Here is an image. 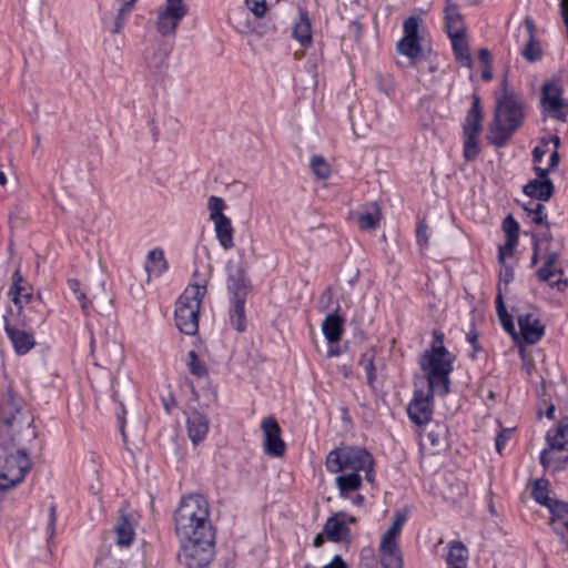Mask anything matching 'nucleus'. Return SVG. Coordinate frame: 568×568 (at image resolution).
Masks as SVG:
<instances>
[{"instance_id":"f257e3e1","label":"nucleus","mask_w":568,"mask_h":568,"mask_svg":"<svg viewBox=\"0 0 568 568\" xmlns=\"http://www.w3.org/2000/svg\"><path fill=\"white\" fill-rule=\"evenodd\" d=\"M455 358V355L444 346V334L440 331H434L432 346L423 353L419 362L432 393L438 396L449 393Z\"/></svg>"},{"instance_id":"f03ea898","label":"nucleus","mask_w":568,"mask_h":568,"mask_svg":"<svg viewBox=\"0 0 568 568\" xmlns=\"http://www.w3.org/2000/svg\"><path fill=\"white\" fill-rule=\"evenodd\" d=\"M207 500L200 494L184 496L175 510V531L181 540L214 538Z\"/></svg>"},{"instance_id":"7ed1b4c3","label":"nucleus","mask_w":568,"mask_h":568,"mask_svg":"<svg viewBox=\"0 0 568 568\" xmlns=\"http://www.w3.org/2000/svg\"><path fill=\"white\" fill-rule=\"evenodd\" d=\"M328 473H364L367 483L375 481L374 456L361 446H341L331 450L325 459Z\"/></svg>"},{"instance_id":"20e7f679","label":"nucleus","mask_w":568,"mask_h":568,"mask_svg":"<svg viewBox=\"0 0 568 568\" xmlns=\"http://www.w3.org/2000/svg\"><path fill=\"white\" fill-rule=\"evenodd\" d=\"M524 118V102L519 94L508 89V80L504 78L495 110L494 132L500 136L496 143L501 145L521 125Z\"/></svg>"},{"instance_id":"39448f33","label":"nucleus","mask_w":568,"mask_h":568,"mask_svg":"<svg viewBox=\"0 0 568 568\" xmlns=\"http://www.w3.org/2000/svg\"><path fill=\"white\" fill-rule=\"evenodd\" d=\"M206 293L204 284L189 285L176 301L175 324L186 335H194L199 329V313L202 300Z\"/></svg>"},{"instance_id":"423d86ee","label":"nucleus","mask_w":568,"mask_h":568,"mask_svg":"<svg viewBox=\"0 0 568 568\" xmlns=\"http://www.w3.org/2000/svg\"><path fill=\"white\" fill-rule=\"evenodd\" d=\"M546 446L539 454L544 469L557 473L568 464V423H559L546 433Z\"/></svg>"},{"instance_id":"0eeeda50","label":"nucleus","mask_w":568,"mask_h":568,"mask_svg":"<svg viewBox=\"0 0 568 568\" xmlns=\"http://www.w3.org/2000/svg\"><path fill=\"white\" fill-rule=\"evenodd\" d=\"M406 520L407 515L397 511L393 523L381 537L378 557L383 568H404V556L398 538Z\"/></svg>"},{"instance_id":"6e6552de","label":"nucleus","mask_w":568,"mask_h":568,"mask_svg":"<svg viewBox=\"0 0 568 568\" xmlns=\"http://www.w3.org/2000/svg\"><path fill=\"white\" fill-rule=\"evenodd\" d=\"M31 468V460L24 450H17L0 457V490L19 485Z\"/></svg>"},{"instance_id":"1a4fd4ad","label":"nucleus","mask_w":568,"mask_h":568,"mask_svg":"<svg viewBox=\"0 0 568 568\" xmlns=\"http://www.w3.org/2000/svg\"><path fill=\"white\" fill-rule=\"evenodd\" d=\"M559 80L546 81L541 87L540 109L551 119L565 122L568 114V100Z\"/></svg>"},{"instance_id":"9d476101","label":"nucleus","mask_w":568,"mask_h":568,"mask_svg":"<svg viewBox=\"0 0 568 568\" xmlns=\"http://www.w3.org/2000/svg\"><path fill=\"white\" fill-rule=\"evenodd\" d=\"M182 541L180 561L187 568H209L214 555V538H194Z\"/></svg>"},{"instance_id":"9b49d317","label":"nucleus","mask_w":568,"mask_h":568,"mask_svg":"<svg viewBox=\"0 0 568 568\" xmlns=\"http://www.w3.org/2000/svg\"><path fill=\"white\" fill-rule=\"evenodd\" d=\"M187 12L189 8L184 0H165L156 10V31L162 37H174Z\"/></svg>"},{"instance_id":"f8f14e48","label":"nucleus","mask_w":568,"mask_h":568,"mask_svg":"<svg viewBox=\"0 0 568 568\" xmlns=\"http://www.w3.org/2000/svg\"><path fill=\"white\" fill-rule=\"evenodd\" d=\"M21 409L13 400L1 406L0 413V446L8 449L17 443V435L23 428Z\"/></svg>"},{"instance_id":"ddd939ff","label":"nucleus","mask_w":568,"mask_h":568,"mask_svg":"<svg viewBox=\"0 0 568 568\" xmlns=\"http://www.w3.org/2000/svg\"><path fill=\"white\" fill-rule=\"evenodd\" d=\"M422 22L419 17H408L403 23L404 37L396 44L398 53L407 57L410 61H416L422 57L419 36Z\"/></svg>"},{"instance_id":"4468645a","label":"nucleus","mask_w":568,"mask_h":568,"mask_svg":"<svg viewBox=\"0 0 568 568\" xmlns=\"http://www.w3.org/2000/svg\"><path fill=\"white\" fill-rule=\"evenodd\" d=\"M544 263L537 271V278L545 282L556 292H565L568 287V278L559 266V254L557 252H547L542 256Z\"/></svg>"},{"instance_id":"2eb2a0df","label":"nucleus","mask_w":568,"mask_h":568,"mask_svg":"<svg viewBox=\"0 0 568 568\" xmlns=\"http://www.w3.org/2000/svg\"><path fill=\"white\" fill-rule=\"evenodd\" d=\"M434 395L437 394L432 393L429 387L427 392L423 389H416L414 392L413 398L407 407L408 417L414 424L422 426L430 422L434 413Z\"/></svg>"},{"instance_id":"dca6fc26","label":"nucleus","mask_w":568,"mask_h":568,"mask_svg":"<svg viewBox=\"0 0 568 568\" xmlns=\"http://www.w3.org/2000/svg\"><path fill=\"white\" fill-rule=\"evenodd\" d=\"M337 476L334 484L338 491V497L348 500L355 507H362L365 503V497L359 494L363 486V477L361 474L355 473H336Z\"/></svg>"},{"instance_id":"f3484780","label":"nucleus","mask_w":568,"mask_h":568,"mask_svg":"<svg viewBox=\"0 0 568 568\" xmlns=\"http://www.w3.org/2000/svg\"><path fill=\"white\" fill-rule=\"evenodd\" d=\"M357 519L346 511H338L328 517L324 524V532L333 542L351 541L352 531L349 526L356 524Z\"/></svg>"},{"instance_id":"a211bd4d","label":"nucleus","mask_w":568,"mask_h":568,"mask_svg":"<svg viewBox=\"0 0 568 568\" xmlns=\"http://www.w3.org/2000/svg\"><path fill=\"white\" fill-rule=\"evenodd\" d=\"M264 440V453L271 457H282L285 454L286 445L282 439V430L277 420L270 416L261 423Z\"/></svg>"},{"instance_id":"6ab92c4d","label":"nucleus","mask_w":568,"mask_h":568,"mask_svg":"<svg viewBox=\"0 0 568 568\" xmlns=\"http://www.w3.org/2000/svg\"><path fill=\"white\" fill-rule=\"evenodd\" d=\"M171 51L172 47L164 42H158L146 51L144 63L150 75H158L166 70Z\"/></svg>"},{"instance_id":"aec40b11","label":"nucleus","mask_w":568,"mask_h":568,"mask_svg":"<svg viewBox=\"0 0 568 568\" xmlns=\"http://www.w3.org/2000/svg\"><path fill=\"white\" fill-rule=\"evenodd\" d=\"M550 514V527L568 549V501L557 500L547 508Z\"/></svg>"},{"instance_id":"412c9836","label":"nucleus","mask_w":568,"mask_h":568,"mask_svg":"<svg viewBox=\"0 0 568 568\" xmlns=\"http://www.w3.org/2000/svg\"><path fill=\"white\" fill-rule=\"evenodd\" d=\"M4 320V332L10 339L16 354L26 355L29 353L36 345V339L32 333L27 332L24 329L18 328L16 325L11 324L7 316H3Z\"/></svg>"},{"instance_id":"4be33fe9","label":"nucleus","mask_w":568,"mask_h":568,"mask_svg":"<svg viewBox=\"0 0 568 568\" xmlns=\"http://www.w3.org/2000/svg\"><path fill=\"white\" fill-rule=\"evenodd\" d=\"M187 436L193 446L201 444L207 436L210 420L207 416L197 409L191 410L186 417Z\"/></svg>"},{"instance_id":"5701e85b","label":"nucleus","mask_w":568,"mask_h":568,"mask_svg":"<svg viewBox=\"0 0 568 568\" xmlns=\"http://www.w3.org/2000/svg\"><path fill=\"white\" fill-rule=\"evenodd\" d=\"M227 290L232 298H245L248 292V280L240 264L229 262L226 264Z\"/></svg>"},{"instance_id":"b1692460","label":"nucleus","mask_w":568,"mask_h":568,"mask_svg":"<svg viewBox=\"0 0 568 568\" xmlns=\"http://www.w3.org/2000/svg\"><path fill=\"white\" fill-rule=\"evenodd\" d=\"M520 334L527 344H535L545 334V326L536 313H525L518 316Z\"/></svg>"},{"instance_id":"393cba45","label":"nucleus","mask_w":568,"mask_h":568,"mask_svg":"<svg viewBox=\"0 0 568 568\" xmlns=\"http://www.w3.org/2000/svg\"><path fill=\"white\" fill-rule=\"evenodd\" d=\"M292 37L301 47L307 49L313 44V32L310 14L306 9L298 10V19L292 26Z\"/></svg>"},{"instance_id":"a878e982","label":"nucleus","mask_w":568,"mask_h":568,"mask_svg":"<svg viewBox=\"0 0 568 568\" xmlns=\"http://www.w3.org/2000/svg\"><path fill=\"white\" fill-rule=\"evenodd\" d=\"M469 552L460 541H450L444 557L446 568H467Z\"/></svg>"},{"instance_id":"bb28decb","label":"nucleus","mask_w":568,"mask_h":568,"mask_svg":"<svg viewBox=\"0 0 568 568\" xmlns=\"http://www.w3.org/2000/svg\"><path fill=\"white\" fill-rule=\"evenodd\" d=\"M481 120L483 112L480 99L478 95H473L471 108L469 109L464 123V135L479 136L481 131Z\"/></svg>"},{"instance_id":"cd10ccee","label":"nucleus","mask_w":568,"mask_h":568,"mask_svg":"<svg viewBox=\"0 0 568 568\" xmlns=\"http://www.w3.org/2000/svg\"><path fill=\"white\" fill-rule=\"evenodd\" d=\"M322 333L328 343H337L344 333V320L336 313L328 314L322 323Z\"/></svg>"},{"instance_id":"c85d7f7f","label":"nucleus","mask_w":568,"mask_h":568,"mask_svg":"<svg viewBox=\"0 0 568 568\" xmlns=\"http://www.w3.org/2000/svg\"><path fill=\"white\" fill-rule=\"evenodd\" d=\"M456 60L465 68H471L474 60L465 33L448 36Z\"/></svg>"},{"instance_id":"c756f323","label":"nucleus","mask_w":568,"mask_h":568,"mask_svg":"<svg viewBox=\"0 0 568 568\" xmlns=\"http://www.w3.org/2000/svg\"><path fill=\"white\" fill-rule=\"evenodd\" d=\"M144 268L149 277H160L169 268L164 251L160 247L151 250L148 253Z\"/></svg>"},{"instance_id":"7c9ffc66","label":"nucleus","mask_w":568,"mask_h":568,"mask_svg":"<svg viewBox=\"0 0 568 568\" xmlns=\"http://www.w3.org/2000/svg\"><path fill=\"white\" fill-rule=\"evenodd\" d=\"M444 12L445 26L448 36L466 32L463 16L460 14L459 9L455 3L447 0Z\"/></svg>"},{"instance_id":"2f4dec72","label":"nucleus","mask_w":568,"mask_h":568,"mask_svg":"<svg viewBox=\"0 0 568 568\" xmlns=\"http://www.w3.org/2000/svg\"><path fill=\"white\" fill-rule=\"evenodd\" d=\"M528 41L521 49L523 57L529 62H536L541 59L542 50L539 42L535 38V24L531 19L525 20Z\"/></svg>"},{"instance_id":"473e14b6","label":"nucleus","mask_w":568,"mask_h":568,"mask_svg":"<svg viewBox=\"0 0 568 568\" xmlns=\"http://www.w3.org/2000/svg\"><path fill=\"white\" fill-rule=\"evenodd\" d=\"M22 283L23 277L21 275V272L20 270H16V272L12 275V285L8 294L11 301L14 303V305H17L19 308H22L32 298V294L22 285Z\"/></svg>"},{"instance_id":"72a5a7b5","label":"nucleus","mask_w":568,"mask_h":568,"mask_svg":"<svg viewBox=\"0 0 568 568\" xmlns=\"http://www.w3.org/2000/svg\"><path fill=\"white\" fill-rule=\"evenodd\" d=\"M524 193L539 201H548L554 193V184L550 180L535 179L524 186Z\"/></svg>"},{"instance_id":"f704fd0d","label":"nucleus","mask_w":568,"mask_h":568,"mask_svg":"<svg viewBox=\"0 0 568 568\" xmlns=\"http://www.w3.org/2000/svg\"><path fill=\"white\" fill-rule=\"evenodd\" d=\"M214 233L219 244L224 250H231L234 246V229L230 217L213 222Z\"/></svg>"},{"instance_id":"c9c22d12","label":"nucleus","mask_w":568,"mask_h":568,"mask_svg":"<svg viewBox=\"0 0 568 568\" xmlns=\"http://www.w3.org/2000/svg\"><path fill=\"white\" fill-rule=\"evenodd\" d=\"M229 317L230 324L237 332H244L246 329L245 298H231Z\"/></svg>"},{"instance_id":"e433bc0d","label":"nucleus","mask_w":568,"mask_h":568,"mask_svg":"<svg viewBox=\"0 0 568 568\" xmlns=\"http://www.w3.org/2000/svg\"><path fill=\"white\" fill-rule=\"evenodd\" d=\"M116 545L120 547H129L135 538L134 526L128 516L120 517L115 528Z\"/></svg>"},{"instance_id":"4c0bfd02","label":"nucleus","mask_w":568,"mask_h":568,"mask_svg":"<svg viewBox=\"0 0 568 568\" xmlns=\"http://www.w3.org/2000/svg\"><path fill=\"white\" fill-rule=\"evenodd\" d=\"M382 217V212L376 203H371L364 212L358 215V225L361 230H374L377 227Z\"/></svg>"},{"instance_id":"58836bf2","label":"nucleus","mask_w":568,"mask_h":568,"mask_svg":"<svg viewBox=\"0 0 568 568\" xmlns=\"http://www.w3.org/2000/svg\"><path fill=\"white\" fill-rule=\"evenodd\" d=\"M532 497L538 504H540L547 508H549V506H551V503L557 501V499L551 498L549 496V489H548L547 483L544 480H540V479H538L534 483Z\"/></svg>"},{"instance_id":"ea45409f","label":"nucleus","mask_w":568,"mask_h":568,"mask_svg":"<svg viewBox=\"0 0 568 568\" xmlns=\"http://www.w3.org/2000/svg\"><path fill=\"white\" fill-rule=\"evenodd\" d=\"M226 205L222 197L212 195L207 201V209L210 212V220L212 222L227 217L224 214Z\"/></svg>"},{"instance_id":"a19ab883","label":"nucleus","mask_w":568,"mask_h":568,"mask_svg":"<svg viewBox=\"0 0 568 568\" xmlns=\"http://www.w3.org/2000/svg\"><path fill=\"white\" fill-rule=\"evenodd\" d=\"M310 165L318 179L326 180L329 178L331 166L323 156L313 155L310 160Z\"/></svg>"},{"instance_id":"79ce46f5","label":"nucleus","mask_w":568,"mask_h":568,"mask_svg":"<svg viewBox=\"0 0 568 568\" xmlns=\"http://www.w3.org/2000/svg\"><path fill=\"white\" fill-rule=\"evenodd\" d=\"M479 154L478 136L464 135V158L474 161Z\"/></svg>"},{"instance_id":"37998d69","label":"nucleus","mask_w":568,"mask_h":568,"mask_svg":"<svg viewBox=\"0 0 568 568\" xmlns=\"http://www.w3.org/2000/svg\"><path fill=\"white\" fill-rule=\"evenodd\" d=\"M503 231L506 240L518 242L519 237V223L513 215H507L503 221Z\"/></svg>"},{"instance_id":"c03bdc74","label":"nucleus","mask_w":568,"mask_h":568,"mask_svg":"<svg viewBox=\"0 0 568 568\" xmlns=\"http://www.w3.org/2000/svg\"><path fill=\"white\" fill-rule=\"evenodd\" d=\"M187 357L189 371L197 377L206 376L207 369L205 365L199 359L196 353L194 351H190Z\"/></svg>"},{"instance_id":"a18cd8bd","label":"nucleus","mask_w":568,"mask_h":568,"mask_svg":"<svg viewBox=\"0 0 568 568\" xmlns=\"http://www.w3.org/2000/svg\"><path fill=\"white\" fill-rule=\"evenodd\" d=\"M445 434L446 427L444 425H436L435 429L426 432L423 438L427 440L433 448H436L440 445Z\"/></svg>"},{"instance_id":"49530a36","label":"nucleus","mask_w":568,"mask_h":568,"mask_svg":"<svg viewBox=\"0 0 568 568\" xmlns=\"http://www.w3.org/2000/svg\"><path fill=\"white\" fill-rule=\"evenodd\" d=\"M513 429L511 428H504L501 429L496 438H495V447L499 455H503L504 449L506 448L508 442L511 438Z\"/></svg>"},{"instance_id":"de8ad7c7","label":"nucleus","mask_w":568,"mask_h":568,"mask_svg":"<svg viewBox=\"0 0 568 568\" xmlns=\"http://www.w3.org/2000/svg\"><path fill=\"white\" fill-rule=\"evenodd\" d=\"M517 244L518 242L505 240V243L499 246L498 250V262L500 264H504L507 257H511L514 255Z\"/></svg>"},{"instance_id":"09e8293b","label":"nucleus","mask_w":568,"mask_h":568,"mask_svg":"<svg viewBox=\"0 0 568 568\" xmlns=\"http://www.w3.org/2000/svg\"><path fill=\"white\" fill-rule=\"evenodd\" d=\"M514 268L504 263L501 264V267L499 270V283L498 285H500V287L504 286V288L506 290L508 284L514 280Z\"/></svg>"},{"instance_id":"8fccbe9b","label":"nucleus","mask_w":568,"mask_h":568,"mask_svg":"<svg viewBox=\"0 0 568 568\" xmlns=\"http://www.w3.org/2000/svg\"><path fill=\"white\" fill-rule=\"evenodd\" d=\"M248 10L256 17L262 18L266 12L265 0H245Z\"/></svg>"},{"instance_id":"3c124183","label":"nucleus","mask_w":568,"mask_h":568,"mask_svg":"<svg viewBox=\"0 0 568 568\" xmlns=\"http://www.w3.org/2000/svg\"><path fill=\"white\" fill-rule=\"evenodd\" d=\"M69 287L73 291L83 311L87 310V296L80 291V283L77 280L69 281Z\"/></svg>"},{"instance_id":"603ef678","label":"nucleus","mask_w":568,"mask_h":568,"mask_svg":"<svg viewBox=\"0 0 568 568\" xmlns=\"http://www.w3.org/2000/svg\"><path fill=\"white\" fill-rule=\"evenodd\" d=\"M534 207L530 210L531 221L536 224H541L545 220V206L540 203H532Z\"/></svg>"},{"instance_id":"864d4df0","label":"nucleus","mask_w":568,"mask_h":568,"mask_svg":"<svg viewBox=\"0 0 568 568\" xmlns=\"http://www.w3.org/2000/svg\"><path fill=\"white\" fill-rule=\"evenodd\" d=\"M466 341L471 345L473 353L471 357L475 358L476 354L480 351L479 342H478V333L475 329H470L466 334Z\"/></svg>"},{"instance_id":"5fc2aeb1","label":"nucleus","mask_w":568,"mask_h":568,"mask_svg":"<svg viewBox=\"0 0 568 568\" xmlns=\"http://www.w3.org/2000/svg\"><path fill=\"white\" fill-rule=\"evenodd\" d=\"M554 144H555V150L551 152L550 156H549V169L552 171L555 168H557L558 163H559V154H558V148H559V143H560V140L558 136H552L550 139Z\"/></svg>"},{"instance_id":"6e6d98bb","label":"nucleus","mask_w":568,"mask_h":568,"mask_svg":"<svg viewBox=\"0 0 568 568\" xmlns=\"http://www.w3.org/2000/svg\"><path fill=\"white\" fill-rule=\"evenodd\" d=\"M129 13L130 12H122V8L119 9L118 16H116L115 21H114V27L112 29L113 33L121 32V30L123 29V27L125 24L126 17H128Z\"/></svg>"},{"instance_id":"4d7b16f0","label":"nucleus","mask_w":568,"mask_h":568,"mask_svg":"<svg viewBox=\"0 0 568 568\" xmlns=\"http://www.w3.org/2000/svg\"><path fill=\"white\" fill-rule=\"evenodd\" d=\"M547 145H548V143L545 142L541 145L535 146V149L532 150V160L536 164H539L542 162V159L548 151Z\"/></svg>"},{"instance_id":"13d9d810","label":"nucleus","mask_w":568,"mask_h":568,"mask_svg":"<svg viewBox=\"0 0 568 568\" xmlns=\"http://www.w3.org/2000/svg\"><path fill=\"white\" fill-rule=\"evenodd\" d=\"M499 320H500L501 325L505 328V331L507 333H509L510 335L515 336L516 332H515V325L513 323L511 316L508 313H506V315L499 316Z\"/></svg>"},{"instance_id":"bf43d9fd","label":"nucleus","mask_w":568,"mask_h":568,"mask_svg":"<svg viewBox=\"0 0 568 568\" xmlns=\"http://www.w3.org/2000/svg\"><path fill=\"white\" fill-rule=\"evenodd\" d=\"M503 287H500V285H498V294L496 296V311H497V314L498 316H503V315H506L507 311H506V307L504 305V301H503Z\"/></svg>"},{"instance_id":"052dcab7","label":"nucleus","mask_w":568,"mask_h":568,"mask_svg":"<svg viewBox=\"0 0 568 568\" xmlns=\"http://www.w3.org/2000/svg\"><path fill=\"white\" fill-rule=\"evenodd\" d=\"M322 568H347V566L343 558L339 555H336L328 564Z\"/></svg>"},{"instance_id":"680f3d73","label":"nucleus","mask_w":568,"mask_h":568,"mask_svg":"<svg viewBox=\"0 0 568 568\" xmlns=\"http://www.w3.org/2000/svg\"><path fill=\"white\" fill-rule=\"evenodd\" d=\"M417 243L422 246L427 242V227L425 225H419L416 231Z\"/></svg>"},{"instance_id":"e2e57ef3","label":"nucleus","mask_w":568,"mask_h":568,"mask_svg":"<svg viewBox=\"0 0 568 568\" xmlns=\"http://www.w3.org/2000/svg\"><path fill=\"white\" fill-rule=\"evenodd\" d=\"M535 173H536V179H540V180H550L548 178V174L549 172L551 171L549 169V166L547 168H540V166H535L534 169Z\"/></svg>"},{"instance_id":"0e129e2a","label":"nucleus","mask_w":568,"mask_h":568,"mask_svg":"<svg viewBox=\"0 0 568 568\" xmlns=\"http://www.w3.org/2000/svg\"><path fill=\"white\" fill-rule=\"evenodd\" d=\"M544 255H541V244L540 243H535L534 245V253H532V256H531V261H530V265L534 266L537 264L538 260L541 257L542 258Z\"/></svg>"},{"instance_id":"69168bd1","label":"nucleus","mask_w":568,"mask_h":568,"mask_svg":"<svg viewBox=\"0 0 568 568\" xmlns=\"http://www.w3.org/2000/svg\"><path fill=\"white\" fill-rule=\"evenodd\" d=\"M479 60L485 64H491L493 62V58H491V54L489 52V50L487 49H480L479 50Z\"/></svg>"},{"instance_id":"338daca9","label":"nucleus","mask_w":568,"mask_h":568,"mask_svg":"<svg viewBox=\"0 0 568 568\" xmlns=\"http://www.w3.org/2000/svg\"><path fill=\"white\" fill-rule=\"evenodd\" d=\"M481 78L486 81H489L493 79V68L491 64H487L484 67L481 71Z\"/></svg>"},{"instance_id":"774afa93","label":"nucleus","mask_w":568,"mask_h":568,"mask_svg":"<svg viewBox=\"0 0 568 568\" xmlns=\"http://www.w3.org/2000/svg\"><path fill=\"white\" fill-rule=\"evenodd\" d=\"M136 0H121L122 12H131Z\"/></svg>"}]
</instances>
